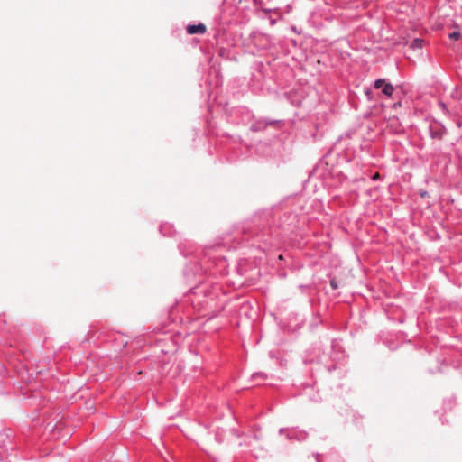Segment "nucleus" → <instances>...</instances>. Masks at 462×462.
Segmentation results:
<instances>
[{
  "label": "nucleus",
  "mask_w": 462,
  "mask_h": 462,
  "mask_svg": "<svg viewBox=\"0 0 462 462\" xmlns=\"http://www.w3.org/2000/svg\"><path fill=\"white\" fill-rule=\"evenodd\" d=\"M439 106L441 107L442 111L445 114H448L449 113L446 104L443 101H439Z\"/></svg>",
  "instance_id": "11"
},
{
  "label": "nucleus",
  "mask_w": 462,
  "mask_h": 462,
  "mask_svg": "<svg viewBox=\"0 0 462 462\" xmlns=\"http://www.w3.org/2000/svg\"><path fill=\"white\" fill-rule=\"evenodd\" d=\"M254 4L256 7L262 9L265 14L272 13L274 11L273 8H268L266 5L271 2V0H253Z\"/></svg>",
  "instance_id": "5"
},
{
  "label": "nucleus",
  "mask_w": 462,
  "mask_h": 462,
  "mask_svg": "<svg viewBox=\"0 0 462 462\" xmlns=\"http://www.w3.org/2000/svg\"><path fill=\"white\" fill-rule=\"evenodd\" d=\"M266 377H267L266 374L263 372L254 373L252 375L253 379H256V378L265 379Z\"/></svg>",
  "instance_id": "9"
},
{
  "label": "nucleus",
  "mask_w": 462,
  "mask_h": 462,
  "mask_svg": "<svg viewBox=\"0 0 462 462\" xmlns=\"http://www.w3.org/2000/svg\"><path fill=\"white\" fill-rule=\"evenodd\" d=\"M173 227L166 223V224H162L160 226V232L163 235V236H171L173 234Z\"/></svg>",
  "instance_id": "6"
},
{
  "label": "nucleus",
  "mask_w": 462,
  "mask_h": 462,
  "mask_svg": "<svg viewBox=\"0 0 462 462\" xmlns=\"http://www.w3.org/2000/svg\"><path fill=\"white\" fill-rule=\"evenodd\" d=\"M260 439H262V435L259 430H257L254 433L253 437H250L249 445L252 446L253 442H258Z\"/></svg>",
  "instance_id": "8"
},
{
  "label": "nucleus",
  "mask_w": 462,
  "mask_h": 462,
  "mask_svg": "<svg viewBox=\"0 0 462 462\" xmlns=\"http://www.w3.org/2000/svg\"><path fill=\"white\" fill-rule=\"evenodd\" d=\"M374 87L376 89L381 88L382 92L387 97H391L394 91L393 86L383 79H376L374 83Z\"/></svg>",
  "instance_id": "3"
},
{
  "label": "nucleus",
  "mask_w": 462,
  "mask_h": 462,
  "mask_svg": "<svg viewBox=\"0 0 462 462\" xmlns=\"http://www.w3.org/2000/svg\"><path fill=\"white\" fill-rule=\"evenodd\" d=\"M206 26L203 23L192 24L187 26V32L189 34H203L206 32Z\"/></svg>",
  "instance_id": "4"
},
{
  "label": "nucleus",
  "mask_w": 462,
  "mask_h": 462,
  "mask_svg": "<svg viewBox=\"0 0 462 462\" xmlns=\"http://www.w3.org/2000/svg\"><path fill=\"white\" fill-rule=\"evenodd\" d=\"M423 43L424 41L422 39L415 38L411 43V48L413 50L421 49L423 47Z\"/></svg>",
  "instance_id": "7"
},
{
  "label": "nucleus",
  "mask_w": 462,
  "mask_h": 462,
  "mask_svg": "<svg viewBox=\"0 0 462 462\" xmlns=\"http://www.w3.org/2000/svg\"><path fill=\"white\" fill-rule=\"evenodd\" d=\"M330 284H331V286H332L334 289H336V288H337V284H336V282H335L334 281H331Z\"/></svg>",
  "instance_id": "12"
},
{
  "label": "nucleus",
  "mask_w": 462,
  "mask_h": 462,
  "mask_svg": "<svg viewBox=\"0 0 462 462\" xmlns=\"http://www.w3.org/2000/svg\"><path fill=\"white\" fill-rule=\"evenodd\" d=\"M426 195H427V191H421V192H420V196H421V197H425Z\"/></svg>",
  "instance_id": "14"
},
{
  "label": "nucleus",
  "mask_w": 462,
  "mask_h": 462,
  "mask_svg": "<svg viewBox=\"0 0 462 462\" xmlns=\"http://www.w3.org/2000/svg\"><path fill=\"white\" fill-rule=\"evenodd\" d=\"M429 132L432 139L441 140L447 134V129L442 124L435 121L429 125Z\"/></svg>",
  "instance_id": "2"
},
{
  "label": "nucleus",
  "mask_w": 462,
  "mask_h": 462,
  "mask_svg": "<svg viewBox=\"0 0 462 462\" xmlns=\"http://www.w3.org/2000/svg\"><path fill=\"white\" fill-rule=\"evenodd\" d=\"M280 435H285L289 440L303 441L308 438L307 431L297 428H281Z\"/></svg>",
  "instance_id": "1"
},
{
  "label": "nucleus",
  "mask_w": 462,
  "mask_h": 462,
  "mask_svg": "<svg viewBox=\"0 0 462 462\" xmlns=\"http://www.w3.org/2000/svg\"><path fill=\"white\" fill-rule=\"evenodd\" d=\"M180 250L181 251V253H182L184 255H187V254H188V253H184V252H183L182 245H180Z\"/></svg>",
  "instance_id": "13"
},
{
  "label": "nucleus",
  "mask_w": 462,
  "mask_h": 462,
  "mask_svg": "<svg viewBox=\"0 0 462 462\" xmlns=\"http://www.w3.org/2000/svg\"><path fill=\"white\" fill-rule=\"evenodd\" d=\"M448 37L451 40L457 41L459 39L460 33L458 32H453L449 33Z\"/></svg>",
  "instance_id": "10"
}]
</instances>
